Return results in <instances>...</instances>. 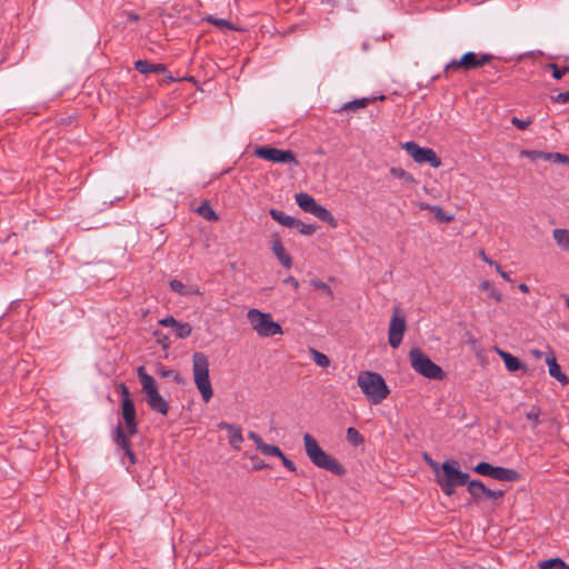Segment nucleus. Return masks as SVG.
<instances>
[{
  "label": "nucleus",
  "instance_id": "18",
  "mask_svg": "<svg viewBox=\"0 0 569 569\" xmlns=\"http://www.w3.org/2000/svg\"><path fill=\"white\" fill-rule=\"evenodd\" d=\"M296 203L298 207L307 213H311L318 204L313 197L306 192H300L295 196Z\"/></svg>",
  "mask_w": 569,
  "mask_h": 569
},
{
  "label": "nucleus",
  "instance_id": "4",
  "mask_svg": "<svg viewBox=\"0 0 569 569\" xmlns=\"http://www.w3.org/2000/svg\"><path fill=\"white\" fill-rule=\"evenodd\" d=\"M192 372L193 380L197 389L199 390L202 400L209 402L213 396L209 376V360L202 352H194L192 356Z\"/></svg>",
  "mask_w": 569,
  "mask_h": 569
},
{
  "label": "nucleus",
  "instance_id": "21",
  "mask_svg": "<svg viewBox=\"0 0 569 569\" xmlns=\"http://www.w3.org/2000/svg\"><path fill=\"white\" fill-rule=\"evenodd\" d=\"M311 214L317 217L319 220L327 222L328 224H330L333 228L337 227L336 218L332 216V213L327 208H325L321 204H317L316 208L313 209V211L311 212Z\"/></svg>",
  "mask_w": 569,
  "mask_h": 569
},
{
  "label": "nucleus",
  "instance_id": "33",
  "mask_svg": "<svg viewBox=\"0 0 569 569\" xmlns=\"http://www.w3.org/2000/svg\"><path fill=\"white\" fill-rule=\"evenodd\" d=\"M310 284H311L313 288H316V289L320 290V291H321L323 295H326L327 297H329V298H331V299L333 298V291H332V289H331L327 283H325L323 281H321V280H319V279H312V280L310 281Z\"/></svg>",
  "mask_w": 569,
  "mask_h": 569
},
{
  "label": "nucleus",
  "instance_id": "53",
  "mask_svg": "<svg viewBox=\"0 0 569 569\" xmlns=\"http://www.w3.org/2000/svg\"><path fill=\"white\" fill-rule=\"evenodd\" d=\"M166 71V66L162 63H152V73H162Z\"/></svg>",
  "mask_w": 569,
  "mask_h": 569
},
{
  "label": "nucleus",
  "instance_id": "11",
  "mask_svg": "<svg viewBox=\"0 0 569 569\" xmlns=\"http://www.w3.org/2000/svg\"><path fill=\"white\" fill-rule=\"evenodd\" d=\"M407 329L406 319L400 315L399 309H396L391 316L389 330H388V339L391 348L396 349L400 346L403 335Z\"/></svg>",
  "mask_w": 569,
  "mask_h": 569
},
{
  "label": "nucleus",
  "instance_id": "51",
  "mask_svg": "<svg viewBox=\"0 0 569 569\" xmlns=\"http://www.w3.org/2000/svg\"><path fill=\"white\" fill-rule=\"evenodd\" d=\"M163 377L173 378L176 381H179V373L174 370H163L161 371Z\"/></svg>",
  "mask_w": 569,
  "mask_h": 569
},
{
  "label": "nucleus",
  "instance_id": "9",
  "mask_svg": "<svg viewBox=\"0 0 569 569\" xmlns=\"http://www.w3.org/2000/svg\"><path fill=\"white\" fill-rule=\"evenodd\" d=\"M402 148L408 152L413 161L419 164L429 163L432 168H439L441 166V160L431 148L420 147L415 141L405 142Z\"/></svg>",
  "mask_w": 569,
  "mask_h": 569
},
{
  "label": "nucleus",
  "instance_id": "16",
  "mask_svg": "<svg viewBox=\"0 0 569 569\" xmlns=\"http://www.w3.org/2000/svg\"><path fill=\"white\" fill-rule=\"evenodd\" d=\"M114 441L117 446L124 451L126 456H128L130 463L133 465L136 462V456L131 450L130 442L120 426L116 430Z\"/></svg>",
  "mask_w": 569,
  "mask_h": 569
},
{
  "label": "nucleus",
  "instance_id": "49",
  "mask_svg": "<svg viewBox=\"0 0 569 569\" xmlns=\"http://www.w3.org/2000/svg\"><path fill=\"white\" fill-rule=\"evenodd\" d=\"M248 438L251 439L256 443L258 449H260L261 446L263 445L262 438L258 433H256L253 431H250L248 433Z\"/></svg>",
  "mask_w": 569,
  "mask_h": 569
},
{
  "label": "nucleus",
  "instance_id": "63",
  "mask_svg": "<svg viewBox=\"0 0 569 569\" xmlns=\"http://www.w3.org/2000/svg\"><path fill=\"white\" fill-rule=\"evenodd\" d=\"M566 306L569 308V297L566 298Z\"/></svg>",
  "mask_w": 569,
  "mask_h": 569
},
{
  "label": "nucleus",
  "instance_id": "36",
  "mask_svg": "<svg viewBox=\"0 0 569 569\" xmlns=\"http://www.w3.org/2000/svg\"><path fill=\"white\" fill-rule=\"evenodd\" d=\"M264 456H273V457H278L281 456V450L279 447L274 446V445H268L266 442H263V445L261 446V448L259 449Z\"/></svg>",
  "mask_w": 569,
  "mask_h": 569
},
{
  "label": "nucleus",
  "instance_id": "19",
  "mask_svg": "<svg viewBox=\"0 0 569 569\" xmlns=\"http://www.w3.org/2000/svg\"><path fill=\"white\" fill-rule=\"evenodd\" d=\"M491 478L500 481H516L519 475L513 469L493 466Z\"/></svg>",
  "mask_w": 569,
  "mask_h": 569
},
{
  "label": "nucleus",
  "instance_id": "3",
  "mask_svg": "<svg viewBox=\"0 0 569 569\" xmlns=\"http://www.w3.org/2000/svg\"><path fill=\"white\" fill-rule=\"evenodd\" d=\"M357 383L366 398L373 405L381 403L390 393V390L380 373L361 371Z\"/></svg>",
  "mask_w": 569,
  "mask_h": 569
},
{
  "label": "nucleus",
  "instance_id": "15",
  "mask_svg": "<svg viewBox=\"0 0 569 569\" xmlns=\"http://www.w3.org/2000/svg\"><path fill=\"white\" fill-rule=\"evenodd\" d=\"M271 250L284 268H291L292 259L290 254L284 250V247L279 238L273 239Z\"/></svg>",
  "mask_w": 569,
  "mask_h": 569
},
{
  "label": "nucleus",
  "instance_id": "2",
  "mask_svg": "<svg viewBox=\"0 0 569 569\" xmlns=\"http://www.w3.org/2000/svg\"><path fill=\"white\" fill-rule=\"evenodd\" d=\"M303 443L306 455L316 467L328 470L337 476L345 475L343 466L336 458L328 455L310 433L303 435Z\"/></svg>",
  "mask_w": 569,
  "mask_h": 569
},
{
  "label": "nucleus",
  "instance_id": "60",
  "mask_svg": "<svg viewBox=\"0 0 569 569\" xmlns=\"http://www.w3.org/2000/svg\"><path fill=\"white\" fill-rule=\"evenodd\" d=\"M129 18H130L131 20H133V21H136V20H138V19H139V17H138L137 14H134V13H129Z\"/></svg>",
  "mask_w": 569,
  "mask_h": 569
},
{
  "label": "nucleus",
  "instance_id": "23",
  "mask_svg": "<svg viewBox=\"0 0 569 569\" xmlns=\"http://www.w3.org/2000/svg\"><path fill=\"white\" fill-rule=\"evenodd\" d=\"M552 236L559 247L569 251V231L567 229H555Z\"/></svg>",
  "mask_w": 569,
  "mask_h": 569
},
{
  "label": "nucleus",
  "instance_id": "46",
  "mask_svg": "<svg viewBox=\"0 0 569 569\" xmlns=\"http://www.w3.org/2000/svg\"><path fill=\"white\" fill-rule=\"evenodd\" d=\"M209 22H211L212 24H214L217 27L232 29L231 23L228 20H224V19L209 18Z\"/></svg>",
  "mask_w": 569,
  "mask_h": 569
},
{
  "label": "nucleus",
  "instance_id": "56",
  "mask_svg": "<svg viewBox=\"0 0 569 569\" xmlns=\"http://www.w3.org/2000/svg\"><path fill=\"white\" fill-rule=\"evenodd\" d=\"M480 257H481V259H482L486 263H488V264H495V263H496V262H493L492 260H490V259L486 256V253H485L483 251H480Z\"/></svg>",
  "mask_w": 569,
  "mask_h": 569
},
{
  "label": "nucleus",
  "instance_id": "43",
  "mask_svg": "<svg viewBox=\"0 0 569 569\" xmlns=\"http://www.w3.org/2000/svg\"><path fill=\"white\" fill-rule=\"evenodd\" d=\"M511 123L518 128L519 130H525L528 128V126L531 123V120L530 119H519L517 117H512L511 118Z\"/></svg>",
  "mask_w": 569,
  "mask_h": 569
},
{
  "label": "nucleus",
  "instance_id": "17",
  "mask_svg": "<svg viewBox=\"0 0 569 569\" xmlns=\"http://www.w3.org/2000/svg\"><path fill=\"white\" fill-rule=\"evenodd\" d=\"M546 362L548 365L549 375L557 379L561 385H567L569 382L568 377L561 372L560 366L557 363V360L553 355L547 357Z\"/></svg>",
  "mask_w": 569,
  "mask_h": 569
},
{
  "label": "nucleus",
  "instance_id": "39",
  "mask_svg": "<svg viewBox=\"0 0 569 569\" xmlns=\"http://www.w3.org/2000/svg\"><path fill=\"white\" fill-rule=\"evenodd\" d=\"M432 212H435V217L437 220L441 222H449L452 220V216L447 214L440 207H433Z\"/></svg>",
  "mask_w": 569,
  "mask_h": 569
},
{
  "label": "nucleus",
  "instance_id": "13",
  "mask_svg": "<svg viewBox=\"0 0 569 569\" xmlns=\"http://www.w3.org/2000/svg\"><path fill=\"white\" fill-rule=\"evenodd\" d=\"M217 426H218L219 429L226 430L228 432L229 445L233 449L240 450L241 449V445L243 442V436H242L241 427L232 425V423H229V422H226V421H220Z\"/></svg>",
  "mask_w": 569,
  "mask_h": 569
},
{
  "label": "nucleus",
  "instance_id": "48",
  "mask_svg": "<svg viewBox=\"0 0 569 569\" xmlns=\"http://www.w3.org/2000/svg\"><path fill=\"white\" fill-rule=\"evenodd\" d=\"M177 322L178 321L171 316L159 320V325L162 327H172L173 328L177 325Z\"/></svg>",
  "mask_w": 569,
  "mask_h": 569
},
{
  "label": "nucleus",
  "instance_id": "42",
  "mask_svg": "<svg viewBox=\"0 0 569 569\" xmlns=\"http://www.w3.org/2000/svg\"><path fill=\"white\" fill-rule=\"evenodd\" d=\"M549 67L552 69V77L557 80L561 79L565 73H569V67L559 69L556 63H550Z\"/></svg>",
  "mask_w": 569,
  "mask_h": 569
},
{
  "label": "nucleus",
  "instance_id": "59",
  "mask_svg": "<svg viewBox=\"0 0 569 569\" xmlns=\"http://www.w3.org/2000/svg\"><path fill=\"white\" fill-rule=\"evenodd\" d=\"M433 207H435V206H430V204H426V203H422V204L420 206V208H421V209H428V210H431V211H432V208H433Z\"/></svg>",
  "mask_w": 569,
  "mask_h": 569
},
{
  "label": "nucleus",
  "instance_id": "57",
  "mask_svg": "<svg viewBox=\"0 0 569 569\" xmlns=\"http://www.w3.org/2000/svg\"><path fill=\"white\" fill-rule=\"evenodd\" d=\"M518 289H519L521 292H523V293L529 292V287H528L526 283H520V284L518 286Z\"/></svg>",
  "mask_w": 569,
  "mask_h": 569
},
{
  "label": "nucleus",
  "instance_id": "52",
  "mask_svg": "<svg viewBox=\"0 0 569 569\" xmlns=\"http://www.w3.org/2000/svg\"><path fill=\"white\" fill-rule=\"evenodd\" d=\"M496 270L499 272V274L507 281L511 282V278L509 273L502 270L501 266L499 263H495Z\"/></svg>",
  "mask_w": 569,
  "mask_h": 569
},
{
  "label": "nucleus",
  "instance_id": "50",
  "mask_svg": "<svg viewBox=\"0 0 569 569\" xmlns=\"http://www.w3.org/2000/svg\"><path fill=\"white\" fill-rule=\"evenodd\" d=\"M486 497L490 498V499H499L503 496V491L501 490H491V489H488L486 490Z\"/></svg>",
  "mask_w": 569,
  "mask_h": 569
},
{
  "label": "nucleus",
  "instance_id": "58",
  "mask_svg": "<svg viewBox=\"0 0 569 569\" xmlns=\"http://www.w3.org/2000/svg\"><path fill=\"white\" fill-rule=\"evenodd\" d=\"M480 286H481V288H482L483 290H489V289H491V286H490V282H489V281H482Z\"/></svg>",
  "mask_w": 569,
  "mask_h": 569
},
{
  "label": "nucleus",
  "instance_id": "61",
  "mask_svg": "<svg viewBox=\"0 0 569 569\" xmlns=\"http://www.w3.org/2000/svg\"><path fill=\"white\" fill-rule=\"evenodd\" d=\"M264 467V463L263 462H260L258 465L254 466L256 469H260V468H263Z\"/></svg>",
  "mask_w": 569,
  "mask_h": 569
},
{
  "label": "nucleus",
  "instance_id": "37",
  "mask_svg": "<svg viewBox=\"0 0 569 569\" xmlns=\"http://www.w3.org/2000/svg\"><path fill=\"white\" fill-rule=\"evenodd\" d=\"M134 69L142 74H149L152 73V63L147 60H137Z\"/></svg>",
  "mask_w": 569,
  "mask_h": 569
},
{
  "label": "nucleus",
  "instance_id": "27",
  "mask_svg": "<svg viewBox=\"0 0 569 569\" xmlns=\"http://www.w3.org/2000/svg\"><path fill=\"white\" fill-rule=\"evenodd\" d=\"M176 337L179 339H184L191 335L192 328L188 322H177L173 327Z\"/></svg>",
  "mask_w": 569,
  "mask_h": 569
},
{
  "label": "nucleus",
  "instance_id": "31",
  "mask_svg": "<svg viewBox=\"0 0 569 569\" xmlns=\"http://www.w3.org/2000/svg\"><path fill=\"white\" fill-rule=\"evenodd\" d=\"M347 439L353 446H359V445H361L363 442V437L353 427H349L347 429Z\"/></svg>",
  "mask_w": 569,
  "mask_h": 569
},
{
  "label": "nucleus",
  "instance_id": "45",
  "mask_svg": "<svg viewBox=\"0 0 569 569\" xmlns=\"http://www.w3.org/2000/svg\"><path fill=\"white\" fill-rule=\"evenodd\" d=\"M551 100L555 103H569V91L560 92L557 96L552 97Z\"/></svg>",
  "mask_w": 569,
  "mask_h": 569
},
{
  "label": "nucleus",
  "instance_id": "12",
  "mask_svg": "<svg viewBox=\"0 0 569 569\" xmlns=\"http://www.w3.org/2000/svg\"><path fill=\"white\" fill-rule=\"evenodd\" d=\"M122 387V418L124 420L126 430L129 436H133L138 432V426L136 421V408L133 401L129 397V391L124 385Z\"/></svg>",
  "mask_w": 569,
  "mask_h": 569
},
{
  "label": "nucleus",
  "instance_id": "38",
  "mask_svg": "<svg viewBox=\"0 0 569 569\" xmlns=\"http://www.w3.org/2000/svg\"><path fill=\"white\" fill-rule=\"evenodd\" d=\"M546 161L569 163V157L559 152H546Z\"/></svg>",
  "mask_w": 569,
  "mask_h": 569
},
{
  "label": "nucleus",
  "instance_id": "40",
  "mask_svg": "<svg viewBox=\"0 0 569 569\" xmlns=\"http://www.w3.org/2000/svg\"><path fill=\"white\" fill-rule=\"evenodd\" d=\"M170 289L179 295H187L186 286L177 279H173L169 282Z\"/></svg>",
  "mask_w": 569,
  "mask_h": 569
},
{
  "label": "nucleus",
  "instance_id": "34",
  "mask_svg": "<svg viewBox=\"0 0 569 569\" xmlns=\"http://www.w3.org/2000/svg\"><path fill=\"white\" fill-rule=\"evenodd\" d=\"M521 157L529 158L532 161H537L539 159H542L546 161V152L545 151H538V150H521L520 151Z\"/></svg>",
  "mask_w": 569,
  "mask_h": 569
},
{
  "label": "nucleus",
  "instance_id": "14",
  "mask_svg": "<svg viewBox=\"0 0 569 569\" xmlns=\"http://www.w3.org/2000/svg\"><path fill=\"white\" fill-rule=\"evenodd\" d=\"M492 56L489 53H476L473 51L466 52L461 57V62L465 63V71L473 70L482 67L491 60Z\"/></svg>",
  "mask_w": 569,
  "mask_h": 569
},
{
  "label": "nucleus",
  "instance_id": "62",
  "mask_svg": "<svg viewBox=\"0 0 569 569\" xmlns=\"http://www.w3.org/2000/svg\"><path fill=\"white\" fill-rule=\"evenodd\" d=\"M430 465L433 467V468H437V463L433 462L432 460H430Z\"/></svg>",
  "mask_w": 569,
  "mask_h": 569
},
{
  "label": "nucleus",
  "instance_id": "28",
  "mask_svg": "<svg viewBox=\"0 0 569 569\" xmlns=\"http://www.w3.org/2000/svg\"><path fill=\"white\" fill-rule=\"evenodd\" d=\"M197 211L202 218H204L208 221L218 220L217 213L208 203H202L201 206H199Z\"/></svg>",
  "mask_w": 569,
  "mask_h": 569
},
{
  "label": "nucleus",
  "instance_id": "5",
  "mask_svg": "<svg viewBox=\"0 0 569 569\" xmlns=\"http://www.w3.org/2000/svg\"><path fill=\"white\" fill-rule=\"evenodd\" d=\"M441 471L442 475L437 473V482L447 496H452L458 486H463L468 482L469 475L458 468L457 461L446 460L441 465Z\"/></svg>",
  "mask_w": 569,
  "mask_h": 569
},
{
  "label": "nucleus",
  "instance_id": "10",
  "mask_svg": "<svg viewBox=\"0 0 569 569\" xmlns=\"http://www.w3.org/2000/svg\"><path fill=\"white\" fill-rule=\"evenodd\" d=\"M254 154L260 159L273 163H292L293 166L299 164L295 153L290 150H281L269 146H262L254 149Z\"/></svg>",
  "mask_w": 569,
  "mask_h": 569
},
{
  "label": "nucleus",
  "instance_id": "20",
  "mask_svg": "<svg viewBox=\"0 0 569 569\" xmlns=\"http://www.w3.org/2000/svg\"><path fill=\"white\" fill-rule=\"evenodd\" d=\"M499 356L503 360V363L508 371L515 372V371L523 368L522 362L517 357L512 356L511 353L500 350Z\"/></svg>",
  "mask_w": 569,
  "mask_h": 569
},
{
  "label": "nucleus",
  "instance_id": "47",
  "mask_svg": "<svg viewBox=\"0 0 569 569\" xmlns=\"http://www.w3.org/2000/svg\"><path fill=\"white\" fill-rule=\"evenodd\" d=\"M282 465L289 470V471H296V465L293 461H291L290 459H288L283 452H281V456H279Z\"/></svg>",
  "mask_w": 569,
  "mask_h": 569
},
{
  "label": "nucleus",
  "instance_id": "24",
  "mask_svg": "<svg viewBox=\"0 0 569 569\" xmlns=\"http://www.w3.org/2000/svg\"><path fill=\"white\" fill-rule=\"evenodd\" d=\"M466 485H468V491L475 499L486 495L487 487L480 480H468Z\"/></svg>",
  "mask_w": 569,
  "mask_h": 569
},
{
  "label": "nucleus",
  "instance_id": "25",
  "mask_svg": "<svg viewBox=\"0 0 569 569\" xmlns=\"http://www.w3.org/2000/svg\"><path fill=\"white\" fill-rule=\"evenodd\" d=\"M538 567L539 569H569V566L560 558L542 560Z\"/></svg>",
  "mask_w": 569,
  "mask_h": 569
},
{
  "label": "nucleus",
  "instance_id": "32",
  "mask_svg": "<svg viewBox=\"0 0 569 569\" xmlns=\"http://www.w3.org/2000/svg\"><path fill=\"white\" fill-rule=\"evenodd\" d=\"M292 228H296L301 234L310 236L316 231V226L305 223L301 220L296 219Z\"/></svg>",
  "mask_w": 569,
  "mask_h": 569
},
{
  "label": "nucleus",
  "instance_id": "22",
  "mask_svg": "<svg viewBox=\"0 0 569 569\" xmlns=\"http://www.w3.org/2000/svg\"><path fill=\"white\" fill-rule=\"evenodd\" d=\"M270 217L278 223H280L284 227H288V228H292L295 224V220H296V218L288 216L283 211L278 210V209H271Z\"/></svg>",
  "mask_w": 569,
  "mask_h": 569
},
{
  "label": "nucleus",
  "instance_id": "26",
  "mask_svg": "<svg viewBox=\"0 0 569 569\" xmlns=\"http://www.w3.org/2000/svg\"><path fill=\"white\" fill-rule=\"evenodd\" d=\"M369 102H370V99H368V98H361V99L348 101L341 106L340 111H350V110L355 111V110L367 107Z\"/></svg>",
  "mask_w": 569,
  "mask_h": 569
},
{
  "label": "nucleus",
  "instance_id": "35",
  "mask_svg": "<svg viewBox=\"0 0 569 569\" xmlns=\"http://www.w3.org/2000/svg\"><path fill=\"white\" fill-rule=\"evenodd\" d=\"M492 470H493V466H491L490 463L488 462H479L475 468H473V471L481 475V476H486V477H490L492 476Z\"/></svg>",
  "mask_w": 569,
  "mask_h": 569
},
{
  "label": "nucleus",
  "instance_id": "6",
  "mask_svg": "<svg viewBox=\"0 0 569 569\" xmlns=\"http://www.w3.org/2000/svg\"><path fill=\"white\" fill-rule=\"evenodd\" d=\"M138 377L150 409L166 416L169 410V405L159 393L154 378L147 373L143 367L138 368Z\"/></svg>",
  "mask_w": 569,
  "mask_h": 569
},
{
  "label": "nucleus",
  "instance_id": "8",
  "mask_svg": "<svg viewBox=\"0 0 569 569\" xmlns=\"http://www.w3.org/2000/svg\"><path fill=\"white\" fill-rule=\"evenodd\" d=\"M409 360L413 370L428 379H442L443 370L436 365L420 348L409 351Z\"/></svg>",
  "mask_w": 569,
  "mask_h": 569
},
{
  "label": "nucleus",
  "instance_id": "1",
  "mask_svg": "<svg viewBox=\"0 0 569 569\" xmlns=\"http://www.w3.org/2000/svg\"><path fill=\"white\" fill-rule=\"evenodd\" d=\"M303 443L306 455L316 467L328 470L337 476L345 475L343 466L336 458L328 455L310 433L303 435Z\"/></svg>",
  "mask_w": 569,
  "mask_h": 569
},
{
  "label": "nucleus",
  "instance_id": "41",
  "mask_svg": "<svg viewBox=\"0 0 569 569\" xmlns=\"http://www.w3.org/2000/svg\"><path fill=\"white\" fill-rule=\"evenodd\" d=\"M458 69L465 70V63L461 62V58L453 59L445 66L446 73H448L449 71H452V70H458Z\"/></svg>",
  "mask_w": 569,
  "mask_h": 569
},
{
  "label": "nucleus",
  "instance_id": "54",
  "mask_svg": "<svg viewBox=\"0 0 569 569\" xmlns=\"http://www.w3.org/2000/svg\"><path fill=\"white\" fill-rule=\"evenodd\" d=\"M284 282L291 284L295 290H297L299 288L298 280L296 278H293L292 276H289L288 278H286Z\"/></svg>",
  "mask_w": 569,
  "mask_h": 569
},
{
  "label": "nucleus",
  "instance_id": "7",
  "mask_svg": "<svg viewBox=\"0 0 569 569\" xmlns=\"http://www.w3.org/2000/svg\"><path fill=\"white\" fill-rule=\"evenodd\" d=\"M247 319L252 330H254L260 338H269L283 333L281 326L273 320L269 312H262L259 309L252 308L248 310Z\"/></svg>",
  "mask_w": 569,
  "mask_h": 569
},
{
  "label": "nucleus",
  "instance_id": "29",
  "mask_svg": "<svg viewBox=\"0 0 569 569\" xmlns=\"http://www.w3.org/2000/svg\"><path fill=\"white\" fill-rule=\"evenodd\" d=\"M310 353H311L312 360L315 361V363L317 366L326 368L330 365V360L325 353H322L316 349H310Z\"/></svg>",
  "mask_w": 569,
  "mask_h": 569
},
{
  "label": "nucleus",
  "instance_id": "30",
  "mask_svg": "<svg viewBox=\"0 0 569 569\" xmlns=\"http://www.w3.org/2000/svg\"><path fill=\"white\" fill-rule=\"evenodd\" d=\"M390 173L393 177L402 179L405 182H408V183H413L416 181L413 176L411 173L407 172L406 170H403L402 168L392 167L390 169Z\"/></svg>",
  "mask_w": 569,
  "mask_h": 569
},
{
  "label": "nucleus",
  "instance_id": "44",
  "mask_svg": "<svg viewBox=\"0 0 569 569\" xmlns=\"http://www.w3.org/2000/svg\"><path fill=\"white\" fill-rule=\"evenodd\" d=\"M540 411L536 408H532L530 411L526 413L528 420L532 421L533 426H538L540 423L539 420Z\"/></svg>",
  "mask_w": 569,
  "mask_h": 569
},
{
  "label": "nucleus",
  "instance_id": "55",
  "mask_svg": "<svg viewBox=\"0 0 569 569\" xmlns=\"http://www.w3.org/2000/svg\"><path fill=\"white\" fill-rule=\"evenodd\" d=\"M489 295H490V297H492L498 302L502 300V295L498 290H496L493 288L490 289Z\"/></svg>",
  "mask_w": 569,
  "mask_h": 569
}]
</instances>
